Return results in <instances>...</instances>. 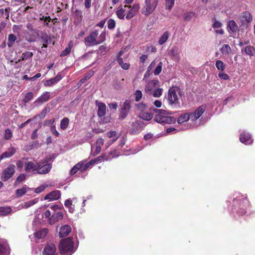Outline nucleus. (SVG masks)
Listing matches in <instances>:
<instances>
[{"instance_id":"10","label":"nucleus","mask_w":255,"mask_h":255,"mask_svg":"<svg viewBox=\"0 0 255 255\" xmlns=\"http://www.w3.org/2000/svg\"><path fill=\"white\" fill-rule=\"evenodd\" d=\"M130 101L128 100H126L124 103L120 114V118L121 119L123 120L127 116L130 109Z\"/></svg>"},{"instance_id":"17","label":"nucleus","mask_w":255,"mask_h":255,"mask_svg":"<svg viewBox=\"0 0 255 255\" xmlns=\"http://www.w3.org/2000/svg\"><path fill=\"white\" fill-rule=\"evenodd\" d=\"M71 232V228L69 225H62L59 229V236L60 238H63L68 236Z\"/></svg>"},{"instance_id":"6","label":"nucleus","mask_w":255,"mask_h":255,"mask_svg":"<svg viewBox=\"0 0 255 255\" xmlns=\"http://www.w3.org/2000/svg\"><path fill=\"white\" fill-rule=\"evenodd\" d=\"M15 168L14 165H9L7 168L2 171L1 179L3 181H6L10 179L15 173Z\"/></svg>"},{"instance_id":"21","label":"nucleus","mask_w":255,"mask_h":255,"mask_svg":"<svg viewBox=\"0 0 255 255\" xmlns=\"http://www.w3.org/2000/svg\"><path fill=\"white\" fill-rule=\"evenodd\" d=\"M50 98V93L48 92H45L43 94L38 97L35 101V103H38L41 104L48 101Z\"/></svg>"},{"instance_id":"54","label":"nucleus","mask_w":255,"mask_h":255,"mask_svg":"<svg viewBox=\"0 0 255 255\" xmlns=\"http://www.w3.org/2000/svg\"><path fill=\"white\" fill-rule=\"evenodd\" d=\"M49 111L50 108L46 107L41 111V112L38 115V117H39L40 119H42L45 116L46 114Z\"/></svg>"},{"instance_id":"64","label":"nucleus","mask_w":255,"mask_h":255,"mask_svg":"<svg viewBox=\"0 0 255 255\" xmlns=\"http://www.w3.org/2000/svg\"><path fill=\"white\" fill-rule=\"evenodd\" d=\"M104 142V140L102 138H99L96 142V145L99 146H102Z\"/></svg>"},{"instance_id":"47","label":"nucleus","mask_w":255,"mask_h":255,"mask_svg":"<svg viewBox=\"0 0 255 255\" xmlns=\"http://www.w3.org/2000/svg\"><path fill=\"white\" fill-rule=\"evenodd\" d=\"M166 1L165 8L170 10L174 4V0H165Z\"/></svg>"},{"instance_id":"56","label":"nucleus","mask_w":255,"mask_h":255,"mask_svg":"<svg viewBox=\"0 0 255 255\" xmlns=\"http://www.w3.org/2000/svg\"><path fill=\"white\" fill-rule=\"evenodd\" d=\"M162 62H160L158 63V65L154 71V74L155 75H158L161 72L162 70Z\"/></svg>"},{"instance_id":"43","label":"nucleus","mask_w":255,"mask_h":255,"mask_svg":"<svg viewBox=\"0 0 255 255\" xmlns=\"http://www.w3.org/2000/svg\"><path fill=\"white\" fill-rule=\"evenodd\" d=\"M72 42H70L69 44L68 47L66 48L64 50H63L60 54L61 56H65L68 55L71 51V47H72Z\"/></svg>"},{"instance_id":"8","label":"nucleus","mask_w":255,"mask_h":255,"mask_svg":"<svg viewBox=\"0 0 255 255\" xmlns=\"http://www.w3.org/2000/svg\"><path fill=\"white\" fill-rule=\"evenodd\" d=\"M169 56L176 62H179L181 59L180 50L176 46H172L168 51Z\"/></svg>"},{"instance_id":"27","label":"nucleus","mask_w":255,"mask_h":255,"mask_svg":"<svg viewBox=\"0 0 255 255\" xmlns=\"http://www.w3.org/2000/svg\"><path fill=\"white\" fill-rule=\"evenodd\" d=\"M33 53L30 51H26L22 54L21 58L18 59L16 63L20 62L21 61H26L28 59H31L33 56Z\"/></svg>"},{"instance_id":"20","label":"nucleus","mask_w":255,"mask_h":255,"mask_svg":"<svg viewBox=\"0 0 255 255\" xmlns=\"http://www.w3.org/2000/svg\"><path fill=\"white\" fill-rule=\"evenodd\" d=\"M60 196V192L58 190H55L46 195L44 197V199L49 200H56L59 199Z\"/></svg>"},{"instance_id":"55","label":"nucleus","mask_w":255,"mask_h":255,"mask_svg":"<svg viewBox=\"0 0 255 255\" xmlns=\"http://www.w3.org/2000/svg\"><path fill=\"white\" fill-rule=\"evenodd\" d=\"M108 27L109 29H114L116 25V22L113 19H110L108 21Z\"/></svg>"},{"instance_id":"36","label":"nucleus","mask_w":255,"mask_h":255,"mask_svg":"<svg viewBox=\"0 0 255 255\" xmlns=\"http://www.w3.org/2000/svg\"><path fill=\"white\" fill-rule=\"evenodd\" d=\"M69 120L68 118H64L60 122V128L62 129H66L69 125Z\"/></svg>"},{"instance_id":"40","label":"nucleus","mask_w":255,"mask_h":255,"mask_svg":"<svg viewBox=\"0 0 255 255\" xmlns=\"http://www.w3.org/2000/svg\"><path fill=\"white\" fill-rule=\"evenodd\" d=\"M215 65L218 70L220 71H224L225 69V64L220 60H218L216 61Z\"/></svg>"},{"instance_id":"60","label":"nucleus","mask_w":255,"mask_h":255,"mask_svg":"<svg viewBox=\"0 0 255 255\" xmlns=\"http://www.w3.org/2000/svg\"><path fill=\"white\" fill-rule=\"evenodd\" d=\"M46 186L44 185H41L35 189V192L36 193H40L45 189Z\"/></svg>"},{"instance_id":"5","label":"nucleus","mask_w":255,"mask_h":255,"mask_svg":"<svg viewBox=\"0 0 255 255\" xmlns=\"http://www.w3.org/2000/svg\"><path fill=\"white\" fill-rule=\"evenodd\" d=\"M98 35L99 31L98 30L95 29L92 31L89 35L84 39V43L86 46L91 47L100 44V41H99V39L98 38Z\"/></svg>"},{"instance_id":"33","label":"nucleus","mask_w":255,"mask_h":255,"mask_svg":"<svg viewBox=\"0 0 255 255\" xmlns=\"http://www.w3.org/2000/svg\"><path fill=\"white\" fill-rule=\"evenodd\" d=\"M139 117L145 121H150L153 117L152 114L147 112H141L140 113Z\"/></svg>"},{"instance_id":"34","label":"nucleus","mask_w":255,"mask_h":255,"mask_svg":"<svg viewBox=\"0 0 255 255\" xmlns=\"http://www.w3.org/2000/svg\"><path fill=\"white\" fill-rule=\"evenodd\" d=\"M11 211V209L9 207H0V216H6Z\"/></svg>"},{"instance_id":"37","label":"nucleus","mask_w":255,"mask_h":255,"mask_svg":"<svg viewBox=\"0 0 255 255\" xmlns=\"http://www.w3.org/2000/svg\"><path fill=\"white\" fill-rule=\"evenodd\" d=\"M106 158V154H103L101 156H99L97 157V158L93 159L90 161V163H92V164H95L96 163H98L100 162H101L102 161L105 160Z\"/></svg>"},{"instance_id":"61","label":"nucleus","mask_w":255,"mask_h":255,"mask_svg":"<svg viewBox=\"0 0 255 255\" xmlns=\"http://www.w3.org/2000/svg\"><path fill=\"white\" fill-rule=\"evenodd\" d=\"M75 15L78 19H81L82 18V11L80 10H76L75 11Z\"/></svg>"},{"instance_id":"52","label":"nucleus","mask_w":255,"mask_h":255,"mask_svg":"<svg viewBox=\"0 0 255 255\" xmlns=\"http://www.w3.org/2000/svg\"><path fill=\"white\" fill-rule=\"evenodd\" d=\"M25 177L26 176L24 174H20L17 177L15 184L23 182V181L25 180Z\"/></svg>"},{"instance_id":"42","label":"nucleus","mask_w":255,"mask_h":255,"mask_svg":"<svg viewBox=\"0 0 255 255\" xmlns=\"http://www.w3.org/2000/svg\"><path fill=\"white\" fill-rule=\"evenodd\" d=\"M28 160V158L27 157H24L22 158V159L18 160L16 163V165L18 168L21 169L23 166V165L25 166V163L26 162V161Z\"/></svg>"},{"instance_id":"9","label":"nucleus","mask_w":255,"mask_h":255,"mask_svg":"<svg viewBox=\"0 0 255 255\" xmlns=\"http://www.w3.org/2000/svg\"><path fill=\"white\" fill-rule=\"evenodd\" d=\"M43 255H56V248L52 243L47 244L42 251Z\"/></svg>"},{"instance_id":"39","label":"nucleus","mask_w":255,"mask_h":255,"mask_svg":"<svg viewBox=\"0 0 255 255\" xmlns=\"http://www.w3.org/2000/svg\"><path fill=\"white\" fill-rule=\"evenodd\" d=\"M16 36L13 34H10L8 36V42H7V45L9 47H11L14 42V41L16 40Z\"/></svg>"},{"instance_id":"14","label":"nucleus","mask_w":255,"mask_h":255,"mask_svg":"<svg viewBox=\"0 0 255 255\" xmlns=\"http://www.w3.org/2000/svg\"><path fill=\"white\" fill-rule=\"evenodd\" d=\"M63 218V214L61 211L54 212L49 219V223L50 225H53L57 222L61 220Z\"/></svg>"},{"instance_id":"2","label":"nucleus","mask_w":255,"mask_h":255,"mask_svg":"<svg viewBox=\"0 0 255 255\" xmlns=\"http://www.w3.org/2000/svg\"><path fill=\"white\" fill-rule=\"evenodd\" d=\"M183 94V93L178 87H171L168 90L167 97L168 104L170 105L179 106L180 104L179 98L182 97Z\"/></svg>"},{"instance_id":"50","label":"nucleus","mask_w":255,"mask_h":255,"mask_svg":"<svg viewBox=\"0 0 255 255\" xmlns=\"http://www.w3.org/2000/svg\"><path fill=\"white\" fill-rule=\"evenodd\" d=\"M119 156V154L117 153L116 150H113L111 151L108 156L106 155L105 160H109L111 159L112 158H115Z\"/></svg>"},{"instance_id":"46","label":"nucleus","mask_w":255,"mask_h":255,"mask_svg":"<svg viewBox=\"0 0 255 255\" xmlns=\"http://www.w3.org/2000/svg\"><path fill=\"white\" fill-rule=\"evenodd\" d=\"M162 89L161 88H157L154 90H153L152 95L154 97H159L162 95Z\"/></svg>"},{"instance_id":"57","label":"nucleus","mask_w":255,"mask_h":255,"mask_svg":"<svg viewBox=\"0 0 255 255\" xmlns=\"http://www.w3.org/2000/svg\"><path fill=\"white\" fill-rule=\"evenodd\" d=\"M218 76L220 78L225 80H227L230 79V77L228 74L223 72H220L218 74Z\"/></svg>"},{"instance_id":"12","label":"nucleus","mask_w":255,"mask_h":255,"mask_svg":"<svg viewBox=\"0 0 255 255\" xmlns=\"http://www.w3.org/2000/svg\"><path fill=\"white\" fill-rule=\"evenodd\" d=\"M129 9L128 10V13L126 15V18L127 19H130L132 18L138 11L139 8V4L136 3L133 5L132 6L130 5H128Z\"/></svg>"},{"instance_id":"62","label":"nucleus","mask_w":255,"mask_h":255,"mask_svg":"<svg viewBox=\"0 0 255 255\" xmlns=\"http://www.w3.org/2000/svg\"><path fill=\"white\" fill-rule=\"evenodd\" d=\"M42 42L46 44H48L49 42L50 41L49 38L46 34H45L44 35L42 36Z\"/></svg>"},{"instance_id":"18","label":"nucleus","mask_w":255,"mask_h":255,"mask_svg":"<svg viewBox=\"0 0 255 255\" xmlns=\"http://www.w3.org/2000/svg\"><path fill=\"white\" fill-rule=\"evenodd\" d=\"M96 106L98 107L97 114L100 117L105 115L106 112V106L105 104L102 102H96Z\"/></svg>"},{"instance_id":"30","label":"nucleus","mask_w":255,"mask_h":255,"mask_svg":"<svg viewBox=\"0 0 255 255\" xmlns=\"http://www.w3.org/2000/svg\"><path fill=\"white\" fill-rule=\"evenodd\" d=\"M228 27L229 30L233 33L236 32L238 30V26L234 20H230L228 23Z\"/></svg>"},{"instance_id":"49","label":"nucleus","mask_w":255,"mask_h":255,"mask_svg":"<svg viewBox=\"0 0 255 255\" xmlns=\"http://www.w3.org/2000/svg\"><path fill=\"white\" fill-rule=\"evenodd\" d=\"M33 95L32 92H29L27 93L25 96V97L23 99V102L25 103L29 102L33 98Z\"/></svg>"},{"instance_id":"63","label":"nucleus","mask_w":255,"mask_h":255,"mask_svg":"<svg viewBox=\"0 0 255 255\" xmlns=\"http://www.w3.org/2000/svg\"><path fill=\"white\" fill-rule=\"evenodd\" d=\"M64 205L66 207H70L72 206V200L70 199H67L64 203Z\"/></svg>"},{"instance_id":"16","label":"nucleus","mask_w":255,"mask_h":255,"mask_svg":"<svg viewBox=\"0 0 255 255\" xmlns=\"http://www.w3.org/2000/svg\"><path fill=\"white\" fill-rule=\"evenodd\" d=\"M159 81L157 80H152L148 82L145 88V92L151 95L153 89L158 85Z\"/></svg>"},{"instance_id":"45","label":"nucleus","mask_w":255,"mask_h":255,"mask_svg":"<svg viewBox=\"0 0 255 255\" xmlns=\"http://www.w3.org/2000/svg\"><path fill=\"white\" fill-rule=\"evenodd\" d=\"M80 168H81V164L80 162H79L70 170L71 175H74L79 170H80Z\"/></svg>"},{"instance_id":"53","label":"nucleus","mask_w":255,"mask_h":255,"mask_svg":"<svg viewBox=\"0 0 255 255\" xmlns=\"http://www.w3.org/2000/svg\"><path fill=\"white\" fill-rule=\"evenodd\" d=\"M12 136V133L9 129H6L4 133V138L8 140L11 138Z\"/></svg>"},{"instance_id":"1","label":"nucleus","mask_w":255,"mask_h":255,"mask_svg":"<svg viewBox=\"0 0 255 255\" xmlns=\"http://www.w3.org/2000/svg\"><path fill=\"white\" fill-rule=\"evenodd\" d=\"M78 245L74 244L72 237H68L62 240L59 248L61 255H71L77 250Z\"/></svg>"},{"instance_id":"48","label":"nucleus","mask_w":255,"mask_h":255,"mask_svg":"<svg viewBox=\"0 0 255 255\" xmlns=\"http://www.w3.org/2000/svg\"><path fill=\"white\" fill-rule=\"evenodd\" d=\"M134 95L135 100L136 102L139 101L142 97V93L141 91L140 90H136L135 92Z\"/></svg>"},{"instance_id":"58","label":"nucleus","mask_w":255,"mask_h":255,"mask_svg":"<svg viewBox=\"0 0 255 255\" xmlns=\"http://www.w3.org/2000/svg\"><path fill=\"white\" fill-rule=\"evenodd\" d=\"M81 164V168H80V170L82 171L86 170L90 165H93L92 163H90V161L85 164Z\"/></svg>"},{"instance_id":"3","label":"nucleus","mask_w":255,"mask_h":255,"mask_svg":"<svg viewBox=\"0 0 255 255\" xmlns=\"http://www.w3.org/2000/svg\"><path fill=\"white\" fill-rule=\"evenodd\" d=\"M157 114L155 115L154 120L160 124H171L175 123L176 119L173 117L168 116L172 113L169 111L160 109Z\"/></svg>"},{"instance_id":"41","label":"nucleus","mask_w":255,"mask_h":255,"mask_svg":"<svg viewBox=\"0 0 255 255\" xmlns=\"http://www.w3.org/2000/svg\"><path fill=\"white\" fill-rule=\"evenodd\" d=\"M244 51L246 54L252 56L255 52V49L252 46H248L245 48Z\"/></svg>"},{"instance_id":"35","label":"nucleus","mask_w":255,"mask_h":255,"mask_svg":"<svg viewBox=\"0 0 255 255\" xmlns=\"http://www.w3.org/2000/svg\"><path fill=\"white\" fill-rule=\"evenodd\" d=\"M242 18L244 19L242 21H245L247 22H250L252 20V17L251 13L248 11H245L242 13Z\"/></svg>"},{"instance_id":"38","label":"nucleus","mask_w":255,"mask_h":255,"mask_svg":"<svg viewBox=\"0 0 255 255\" xmlns=\"http://www.w3.org/2000/svg\"><path fill=\"white\" fill-rule=\"evenodd\" d=\"M140 130V127L137 123L132 124V129L130 130V133L135 134L138 133Z\"/></svg>"},{"instance_id":"32","label":"nucleus","mask_w":255,"mask_h":255,"mask_svg":"<svg viewBox=\"0 0 255 255\" xmlns=\"http://www.w3.org/2000/svg\"><path fill=\"white\" fill-rule=\"evenodd\" d=\"M31 190V189L27 187L26 185L22 187V188L17 189L16 191V194L17 197H21L28 190Z\"/></svg>"},{"instance_id":"22","label":"nucleus","mask_w":255,"mask_h":255,"mask_svg":"<svg viewBox=\"0 0 255 255\" xmlns=\"http://www.w3.org/2000/svg\"><path fill=\"white\" fill-rule=\"evenodd\" d=\"M62 78V75L60 74H58L56 77L53 78H51L47 80L45 83V86H51L57 83L58 82L60 81Z\"/></svg>"},{"instance_id":"7","label":"nucleus","mask_w":255,"mask_h":255,"mask_svg":"<svg viewBox=\"0 0 255 255\" xmlns=\"http://www.w3.org/2000/svg\"><path fill=\"white\" fill-rule=\"evenodd\" d=\"M46 162L41 161L38 162V169L36 172L39 174H45L48 173L52 168V165L50 163H45Z\"/></svg>"},{"instance_id":"26","label":"nucleus","mask_w":255,"mask_h":255,"mask_svg":"<svg viewBox=\"0 0 255 255\" xmlns=\"http://www.w3.org/2000/svg\"><path fill=\"white\" fill-rule=\"evenodd\" d=\"M47 234V230L46 229H41L34 233L35 238L38 239H41L45 238Z\"/></svg>"},{"instance_id":"24","label":"nucleus","mask_w":255,"mask_h":255,"mask_svg":"<svg viewBox=\"0 0 255 255\" xmlns=\"http://www.w3.org/2000/svg\"><path fill=\"white\" fill-rule=\"evenodd\" d=\"M129 7L128 5H125L123 7L120 6L116 11V14L118 17L121 19L124 18L126 15V8Z\"/></svg>"},{"instance_id":"23","label":"nucleus","mask_w":255,"mask_h":255,"mask_svg":"<svg viewBox=\"0 0 255 255\" xmlns=\"http://www.w3.org/2000/svg\"><path fill=\"white\" fill-rule=\"evenodd\" d=\"M220 50L223 56H229L232 53L231 47L227 44H223Z\"/></svg>"},{"instance_id":"29","label":"nucleus","mask_w":255,"mask_h":255,"mask_svg":"<svg viewBox=\"0 0 255 255\" xmlns=\"http://www.w3.org/2000/svg\"><path fill=\"white\" fill-rule=\"evenodd\" d=\"M169 32L167 31L164 32L163 34L160 37L158 40V44L160 45L165 43L169 37Z\"/></svg>"},{"instance_id":"4","label":"nucleus","mask_w":255,"mask_h":255,"mask_svg":"<svg viewBox=\"0 0 255 255\" xmlns=\"http://www.w3.org/2000/svg\"><path fill=\"white\" fill-rule=\"evenodd\" d=\"M159 0H144L141 9V13L148 16L152 14L155 9Z\"/></svg>"},{"instance_id":"31","label":"nucleus","mask_w":255,"mask_h":255,"mask_svg":"<svg viewBox=\"0 0 255 255\" xmlns=\"http://www.w3.org/2000/svg\"><path fill=\"white\" fill-rule=\"evenodd\" d=\"M196 16V14L195 12L190 11L184 13L183 18L185 21H189L193 17Z\"/></svg>"},{"instance_id":"13","label":"nucleus","mask_w":255,"mask_h":255,"mask_svg":"<svg viewBox=\"0 0 255 255\" xmlns=\"http://www.w3.org/2000/svg\"><path fill=\"white\" fill-rule=\"evenodd\" d=\"M38 169V162L35 163L33 161H31L25 162L24 169L26 172H34V171H36V172H37Z\"/></svg>"},{"instance_id":"51","label":"nucleus","mask_w":255,"mask_h":255,"mask_svg":"<svg viewBox=\"0 0 255 255\" xmlns=\"http://www.w3.org/2000/svg\"><path fill=\"white\" fill-rule=\"evenodd\" d=\"M108 135L109 137H115L112 139V142L115 141L118 138L119 136L117 135V132L115 131H111L108 133Z\"/></svg>"},{"instance_id":"19","label":"nucleus","mask_w":255,"mask_h":255,"mask_svg":"<svg viewBox=\"0 0 255 255\" xmlns=\"http://www.w3.org/2000/svg\"><path fill=\"white\" fill-rule=\"evenodd\" d=\"M16 152V148L10 146L6 151L1 154L0 156V159L2 160L4 158H9L13 155Z\"/></svg>"},{"instance_id":"44","label":"nucleus","mask_w":255,"mask_h":255,"mask_svg":"<svg viewBox=\"0 0 255 255\" xmlns=\"http://www.w3.org/2000/svg\"><path fill=\"white\" fill-rule=\"evenodd\" d=\"M38 202V200L37 199H34L32 200L28 201L25 203H24V205L22 206V207L24 208H27Z\"/></svg>"},{"instance_id":"15","label":"nucleus","mask_w":255,"mask_h":255,"mask_svg":"<svg viewBox=\"0 0 255 255\" xmlns=\"http://www.w3.org/2000/svg\"><path fill=\"white\" fill-rule=\"evenodd\" d=\"M240 141L245 144H251L253 142L251 134L248 132H242L240 137Z\"/></svg>"},{"instance_id":"28","label":"nucleus","mask_w":255,"mask_h":255,"mask_svg":"<svg viewBox=\"0 0 255 255\" xmlns=\"http://www.w3.org/2000/svg\"><path fill=\"white\" fill-rule=\"evenodd\" d=\"M191 119L190 114L185 113L180 115L177 119V123L179 124H181L185 122L188 121Z\"/></svg>"},{"instance_id":"59","label":"nucleus","mask_w":255,"mask_h":255,"mask_svg":"<svg viewBox=\"0 0 255 255\" xmlns=\"http://www.w3.org/2000/svg\"><path fill=\"white\" fill-rule=\"evenodd\" d=\"M98 38L99 41H100V44L104 42L106 39V33L105 32H102L99 36H98Z\"/></svg>"},{"instance_id":"11","label":"nucleus","mask_w":255,"mask_h":255,"mask_svg":"<svg viewBox=\"0 0 255 255\" xmlns=\"http://www.w3.org/2000/svg\"><path fill=\"white\" fill-rule=\"evenodd\" d=\"M206 107L204 105L199 107L193 113H190L191 120L195 121L199 119L205 111Z\"/></svg>"},{"instance_id":"25","label":"nucleus","mask_w":255,"mask_h":255,"mask_svg":"<svg viewBox=\"0 0 255 255\" xmlns=\"http://www.w3.org/2000/svg\"><path fill=\"white\" fill-rule=\"evenodd\" d=\"M123 54V51H121L119 52L118 58H117V61L119 64V65L121 66V67L125 70H128L129 68V64L128 63H124L123 61V60L122 58L121 57V56Z\"/></svg>"}]
</instances>
